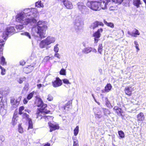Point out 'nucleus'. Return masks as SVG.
<instances>
[{"mask_svg":"<svg viewBox=\"0 0 146 146\" xmlns=\"http://www.w3.org/2000/svg\"><path fill=\"white\" fill-rule=\"evenodd\" d=\"M34 26L35 27L33 28V30L35 28L36 29V32L39 35L40 37L41 38H44L46 30L47 28L45 22L39 21Z\"/></svg>","mask_w":146,"mask_h":146,"instance_id":"obj_1","label":"nucleus"},{"mask_svg":"<svg viewBox=\"0 0 146 146\" xmlns=\"http://www.w3.org/2000/svg\"><path fill=\"white\" fill-rule=\"evenodd\" d=\"M24 11V13H25L26 15V17L27 16L30 17L29 18H27V19L31 20L29 23H30L32 25L36 22V20L35 19V18L38 15V12L36 9L27 8L25 9Z\"/></svg>","mask_w":146,"mask_h":146,"instance_id":"obj_2","label":"nucleus"},{"mask_svg":"<svg viewBox=\"0 0 146 146\" xmlns=\"http://www.w3.org/2000/svg\"><path fill=\"white\" fill-rule=\"evenodd\" d=\"M47 105L46 104H43V106H42V107L39 109H38V110L36 113L37 118H39V117L40 116H42L40 118V119L43 118L45 119H49L51 117L49 116H44L42 115H44L49 112L50 111L47 109Z\"/></svg>","mask_w":146,"mask_h":146,"instance_id":"obj_3","label":"nucleus"},{"mask_svg":"<svg viewBox=\"0 0 146 146\" xmlns=\"http://www.w3.org/2000/svg\"><path fill=\"white\" fill-rule=\"evenodd\" d=\"M56 40L55 38L51 36H48L46 38L41 41L39 44V46L41 48H46L48 49V46L54 43Z\"/></svg>","mask_w":146,"mask_h":146,"instance_id":"obj_4","label":"nucleus"},{"mask_svg":"<svg viewBox=\"0 0 146 146\" xmlns=\"http://www.w3.org/2000/svg\"><path fill=\"white\" fill-rule=\"evenodd\" d=\"M26 15L24 13V11L23 12H21L18 13L16 16V21L19 22L21 24L24 25H27L29 23L30 20L25 17Z\"/></svg>","mask_w":146,"mask_h":146,"instance_id":"obj_5","label":"nucleus"},{"mask_svg":"<svg viewBox=\"0 0 146 146\" xmlns=\"http://www.w3.org/2000/svg\"><path fill=\"white\" fill-rule=\"evenodd\" d=\"M86 5L88 7L94 11H98L101 9L99 1H88L87 2Z\"/></svg>","mask_w":146,"mask_h":146,"instance_id":"obj_6","label":"nucleus"},{"mask_svg":"<svg viewBox=\"0 0 146 146\" xmlns=\"http://www.w3.org/2000/svg\"><path fill=\"white\" fill-rule=\"evenodd\" d=\"M15 32V29L14 27H7L3 33L2 37L4 39L6 40L9 35H12L14 34Z\"/></svg>","mask_w":146,"mask_h":146,"instance_id":"obj_7","label":"nucleus"},{"mask_svg":"<svg viewBox=\"0 0 146 146\" xmlns=\"http://www.w3.org/2000/svg\"><path fill=\"white\" fill-rule=\"evenodd\" d=\"M0 113L3 115H5L6 113L7 108V103L6 101L2 100V99L0 103Z\"/></svg>","mask_w":146,"mask_h":146,"instance_id":"obj_8","label":"nucleus"},{"mask_svg":"<svg viewBox=\"0 0 146 146\" xmlns=\"http://www.w3.org/2000/svg\"><path fill=\"white\" fill-rule=\"evenodd\" d=\"M102 28L98 29L97 31L93 34V36L94 37L95 42L97 43L99 40V38L101 36V33L103 32Z\"/></svg>","mask_w":146,"mask_h":146,"instance_id":"obj_9","label":"nucleus"},{"mask_svg":"<svg viewBox=\"0 0 146 146\" xmlns=\"http://www.w3.org/2000/svg\"><path fill=\"white\" fill-rule=\"evenodd\" d=\"M81 19H77L75 20L74 27L76 32H78L81 29Z\"/></svg>","mask_w":146,"mask_h":146,"instance_id":"obj_10","label":"nucleus"},{"mask_svg":"<svg viewBox=\"0 0 146 146\" xmlns=\"http://www.w3.org/2000/svg\"><path fill=\"white\" fill-rule=\"evenodd\" d=\"M21 98V96H20L16 100L13 98H11V105L13 106L14 107H17L19 105Z\"/></svg>","mask_w":146,"mask_h":146,"instance_id":"obj_11","label":"nucleus"},{"mask_svg":"<svg viewBox=\"0 0 146 146\" xmlns=\"http://www.w3.org/2000/svg\"><path fill=\"white\" fill-rule=\"evenodd\" d=\"M62 84V81L58 77H56L55 80L52 81V85L55 88L60 86Z\"/></svg>","mask_w":146,"mask_h":146,"instance_id":"obj_12","label":"nucleus"},{"mask_svg":"<svg viewBox=\"0 0 146 146\" xmlns=\"http://www.w3.org/2000/svg\"><path fill=\"white\" fill-rule=\"evenodd\" d=\"M64 5L68 9H70L73 8V5L71 2L68 0H60Z\"/></svg>","mask_w":146,"mask_h":146,"instance_id":"obj_13","label":"nucleus"},{"mask_svg":"<svg viewBox=\"0 0 146 146\" xmlns=\"http://www.w3.org/2000/svg\"><path fill=\"white\" fill-rule=\"evenodd\" d=\"M101 2L100 3V6L101 7V9L102 8L103 9H104L106 8L107 6L108 3L111 1V0H101Z\"/></svg>","mask_w":146,"mask_h":146,"instance_id":"obj_14","label":"nucleus"},{"mask_svg":"<svg viewBox=\"0 0 146 146\" xmlns=\"http://www.w3.org/2000/svg\"><path fill=\"white\" fill-rule=\"evenodd\" d=\"M93 110L95 114L96 117L100 118L102 117V115L100 114V110L99 108H93Z\"/></svg>","mask_w":146,"mask_h":146,"instance_id":"obj_15","label":"nucleus"},{"mask_svg":"<svg viewBox=\"0 0 146 146\" xmlns=\"http://www.w3.org/2000/svg\"><path fill=\"white\" fill-rule=\"evenodd\" d=\"M99 25L104 26V24L102 22L96 21L93 23L91 26V28L94 29L97 27Z\"/></svg>","mask_w":146,"mask_h":146,"instance_id":"obj_16","label":"nucleus"},{"mask_svg":"<svg viewBox=\"0 0 146 146\" xmlns=\"http://www.w3.org/2000/svg\"><path fill=\"white\" fill-rule=\"evenodd\" d=\"M48 124L50 127V132L56 129H58L59 128L58 125L53 124L50 122H48Z\"/></svg>","mask_w":146,"mask_h":146,"instance_id":"obj_17","label":"nucleus"},{"mask_svg":"<svg viewBox=\"0 0 146 146\" xmlns=\"http://www.w3.org/2000/svg\"><path fill=\"white\" fill-rule=\"evenodd\" d=\"M78 9L82 12L84 13L86 9V7L82 2H78L77 4Z\"/></svg>","mask_w":146,"mask_h":146,"instance_id":"obj_18","label":"nucleus"},{"mask_svg":"<svg viewBox=\"0 0 146 146\" xmlns=\"http://www.w3.org/2000/svg\"><path fill=\"white\" fill-rule=\"evenodd\" d=\"M127 33L129 35L135 37H137V35H139L140 34L139 31L136 29H134V30L133 31V32H131L129 31H128Z\"/></svg>","mask_w":146,"mask_h":146,"instance_id":"obj_19","label":"nucleus"},{"mask_svg":"<svg viewBox=\"0 0 146 146\" xmlns=\"http://www.w3.org/2000/svg\"><path fill=\"white\" fill-rule=\"evenodd\" d=\"M34 94V92H33L29 94L27 96V98H25L23 101V103L24 104H27L29 100H30L33 97Z\"/></svg>","mask_w":146,"mask_h":146,"instance_id":"obj_20","label":"nucleus"},{"mask_svg":"<svg viewBox=\"0 0 146 146\" xmlns=\"http://www.w3.org/2000/svg\"><path fill=\"white\" fill-rule=\"evenodd\" d=\"M35 103L37 106L38 107H40L41 108L43 106V104H44L41 99L39 98L37 99Z\"/></svg>","mask_w":146,"mask_h":146,"instance_id":"obj_21","label":"nucleus"},{"mask_svg":"<svg viewBox=\"0 0 146 146\" xmlns=\"http://www.w3.org/2000/svg\"><path fill=\"white\" fill-rule=\"evenodd\" d=\"M34 69V67L32 66H29L28 67H25L23 68V71L26 73L31 72Z\"/></svg>","mask_w":146,"mask_h":146,"instance_id":"obj_22","label":"nucleus"},{"mask_svg":"<svg viewBox=\"0 0 146 146\" xmlns=\"http://www.w3.org/2000/svg\"><path fill=\"white\" fill-rule=\"evenodd\" d=\"M133 90L131 87H127L125 88V91L126 94L130 96L131 94V92Z\"/></svg>","mask_w":146,"mask_h":146,"instance_id":"obj_23","label":"nucleus"},{"mask_svg":"<svg viewBox=\"0 0 146 146\" xmlns=\"http://www.w3.org/2000/svg\"><path fill=\"white\" fill-rule=\"evenodd\" d=\"M145 118V116L142 112H140L137 116V120L138 121H143L144 120Z\"/></svg>","mask_w":146,"mask_h":146,"instance_id":"obj_24","label":"nucleus"},{"mask_svg":"<svg viewBox=\"0 0 146 146\" xmlns=\"http://www.w3.org/2000/svg\"><path fill=\"white\" fill-rule=\"evenodd\" d=\"M133 4L134 5L138 8L140 7V5L141 4V3L140 0H133Z\"/></svg>","mask_w":146,"mask_h":146,"instance_id":"obj_25","label":"nucleus"},{"mask_svg":"<svg viewBox=\"0 0 146 146\" xmlns=\"http://www.w3.org/2000/svg\"><path fill=\"white\" fill-rule=\"evenodd\" d=\"M5 44V41L3 40L0 39V54H1L3 49L4 45Z\"/></svg>","mask_w":146,"mask_h":146,"instance_id":"obj_26","label":"nucleus"},{"mask_svg":"<svg viewBox=\"0 0 146 146\" xmlns=\"http://www.w3.org/2000/svg\"><path fill=\"white\" fill-rule=\"evenodd\" d=\"M91 51V47H88L84 48L82 50L83 53L87 54Z\"/></svg>","mask_w":146,"mask_h":146,"instance_id":"obj_27","label":"nucleus"},{"mask_svg":"<svg viewBox=\"0 0 146 146\" xmlns=\"http://www.w3.org/2000/svg\"><path fill=\"white\" fill-rule=\"evenodd\" d=\"M104 24L107 26L110 27L111 28H113L114 27V25L113 23L111 22H108L105 20H104Z\"/></svg>","mask_w":146,"mask_h":146,"instance_id":"obj_28","label":"nucleus"},{"mask_svg":"<svg viewBox=\"0 0 146 146\" xmlns=\"http://www.w3.org/2000/svg\"><path fill=\"white\" fill-rule=\"evenodd\" d=\"M112 88V86L110 84H108L105 87L104 90L106 92H109L111 90Z\"/></svg>","mask_w":146,"mask_h":146,"instance_id":"obj_29","label":"nucleus"},{"mask_svg":"<svg viewBox=\"0 0 146 146\" xmlns=\"http://www.w3.org/2000/svg\"><path fill=\"white\" fill-rule=\"evenodd\" d=\"M18 117L14 116L13 118L11 123L13 126L16 125L17 123Z\"/></svg>","mask_w":146,"mask_h":146,"instance_id":"obj_30","label":"nucleus"},{"mask_svg":"<svg viewBox=\"0 0 146 146\" xmlns=\"http://www.w3.org/2000/svg\"><path fill=\"white\" fill-rule=\"evenodd\" d=\"M35 5L38 7H43L44 6L43 4L41 3V1L36 2Z\"/></svg>","mask_w":146,"mask_h":146,"instance_id":"obj_31","label":"nucleus"},{"mask_svg":"<svg viewBox=\"0 0 146 146\" xmlns=\"http://www.w3.org/2000/svg\"><path fill=\"white\" fill-rule=\"evenodd\" d=\"M68 103L66 104V105L64 106L63 107H60L59 109L60 110H61L64 112H65V111H64V110H68V107H67V106L68 105Z\"/></svg>","mask_w":146,"mask_h":146,"instance_id":"obj_32","label":"nucleus"},{"mask_svg":"<svg viewBox=\"0 0 146 146\" xmlns=\"http://www.w3.org/2000/svg\"><path fill=\"white\" fill-rule=\"evenodd\" d=\"M28 121L29 123L28 129H32L33 127V124L31 119H28Z\"/></svg>","mask_w":146,"mask_h":146,"instance_id":"obj_33","label":"nucleus"},{"mask_svg":"<svg viewBox=\"0 0 146 146\" xmlns=\"http://www.w3.org/2000/svg\"><path fill=\"white\" fill-rule=\"evenodd\" d=\"M25 79L26 78L25 77L20 78L17 80V81L19 84H22Z\"/></svg>","mask_w":146,"mask_h":146,"instance_id":"obj_34","label":"nucleus"},{"mask_svg":"<svg viewBox=\"0 0 146 146\" xmlns=\"http://www.w3.org/2000/svg\"><path fill=\"white\" fill-rule=\"evenodd\" d=\"M103 46L102 44H99L98 48V51L100 54H101L103 50Z\"/></svg>","mask_w":146,"mask_h":146,"instance_id":"obj_35","label":"nucleus"},{"mask_svg":"<svg viewBox=\"0 0 146 146\" xmlns=\"http://www.w3.org/2000/svg\"><path fill=\"white\" fill-rule=\"evenodd\" d=\"M79 132V127L77 126L74 130V134L75 136H76L78 134Z\"/></svg>","mask_w":146,"mask_h":146,"instance_id":"obj_36","label":"nucleus"},{"mask_svg":"<svg viewBox=\"0 0 146 146\" xmlns=\"http://www.w3.org/2000/svg\"><path fill=\"white\" fill-rule=\"evenodd\" d=\"M23 25H24L23 24L17 25L16 26V28L19 30H21L24 27Z\"/></svg>","mask_w":146,"mask_h":146,"instance_id":"obj_37","label":"nucleus"},{"mask_svg":"<svg viewBox=\"0 0 146 146\" xmlns=\"http://www.w3.org/2000/svg\"><path fill=\"white\" fill-rule=\"evenodd\" d=\"M60 74L63 75H65L66 74V70L64 68H62L60 72Z\"/></svg>","mask_w":146,"mask_h":146,"instance_id":"obj_38","label":"nucleus"},{"mask_svg":"<svg viewBox=\"0 0 146 146\" xmlns=\"http://www.w3.org/2000/svg\"><path fill=\"white\" fill-rule=\"evenodd\" d=\"M134 43L135 45V48L137 49V52H138L140 50L139 48V44L136 40L134 41Z\"/></svg>","mask_w":146,"mask_h":146,"instance_id":"obj_39","label":"nucleus"},{"mask_svg":"<svg viewBox=\"0 0 146 146\" xmlns=\"http://www.w3.org/2000/svg\"><path fill=\"white\" fill-rule=\"evenodd\" d=\"M118 134L119 136L122 138H124L125 137L124 133L123 131H118Z\"/></svg>","mask_w":146,"mask_h":146,"instance_id":"obj_40","label":"nucleus"},{"mask_svg":"<svg viewBox=\"0 0 146 146\" xmlns=\"http://www.w3.org/2000/svg\"><path fill=\"white\" fill-rule=\"evenodd\" d=\"M53 98L52 95L51 94H49L47 96V99L48 100L51 101L53 100Z\"/></svg>","mask_w":146,"mask_h":146,"instance_id":"obj_41","label":"nucleus"},{"mask_svg":"<svg viewBox=\"0 0 146 146\" xmlns=\"http://www.w3.org/2000/svg\"><path fill=\"white\" fill-rule=\"evenodd\" d=\"M103 111L104 114L107 115L110 113V111L108 109L103 108Z\"/></svg>","mask_w":146,"mask_h":146,"instance_id":"obj_42","label":"nucleus"},{"mask_svg":"<svg viewBox=\"0 0 146 146\" xmlns=\"http://www.w3.org/2000/svg\"><path fill=\"white\" fill-rule=\"evenodd\" d=\"M1 63L3 65L6 64V62L5 61V58L2 56L1 58Z\"/></svg>","mask_w":146,"mask_h":146,"instance_id":"obj_43","label":"nucleus"},{"mask_svg":"<svg viewBox=\"0 0 146 146\" xmlns=\"http://www.w3.org/2000/svg\"><path fill=\"white\" fill-rule=\"evenodd\" d=\"M58 44H56L54 47V51L56 53H57L59 50V48L58 47Z\"/></svg>","mask_w":146,"mask_h":146,"instance_id":"obj_44","label":"nucleus"},{"mask_svg":"<svg viewBox=\"0 0 146 146\" xmlns=\"http://www.w3.org/2000/svg\"><path fill=\"white\" fill-rule=\"evenodd\" d=\"M24 109V107L23 106L20 107L19 109V114L21 115L23 113L22 111Z\"/></svg>","mask_w":146,"mask_h":146,"instance_id":"obj_45","label":"nucleus"},{"mask_svg":"<svg viewBox=\"0 0 146 146\" xmlns=\"http://www.w3.org/2000/svg\"><path fill=\"white\" fill-rule=\"evenodd\" d=\"M4 140V138L3 136H0V146H3L2 142Z\"/></svg>","mask_w":146,"mask_h":146,"instance_id":"obj_46","label":"nucleus"},{"mask_svg":"<svg viewBox=\"0 0 146 146\" xmlns=\"http://www.w3.org/2000/svg\"><path fill=\"white\" fill-rule=\"evenodd\" d=\"M18 131L20 133H23V128L20 124H19L18 126Z\"/></svg>","mask_w":146,"mask_h":146,"instance_id":"obj_47","label":"nucleus"},{"mask_svg":"<svg viewBox=\"0 0 146 146\" xmlns=\"http://www.w3.org/2000/svg\"><path fill=\"white\" fill-rule=\"evenodd\" d=\"M63 83L67 84H71V83L69 82V80L65 78L62 80Z\"/></svg>","mask_w":146,"mask_h":146,"instance_id":"obj_48","label":"nucleus"},{"mask_svg":"<svg viewBox=\"0 0 146 146\" xmlns=\"http://www.w3.org/2000/svg\"><path fill=\"white\" fill-rule=\"evenodd\" d=\"M23 116L24 118H26V119H28H28H29V115L28 114H27L26 113H23Z\"/></svg>","mask_w":146,"mask_h":146,"instance_id":"obj_49","label":"nucleus"},{"mask_svg":"<svg viewBox=\"0 0 146 146\" xmlns=\"http://www.w3.org/2000/svg\"><path fill=\"white\" fill-rule=\"evenodd\" d=\"M21 34L24 35L28 36L29 38H31V36L30 35V34L28 32H26L23 33H22Z\"/></svg>","mask_w":146,"mask_h":146,"instance_id":"obj_50","label":"nucleus"},{"mask_svg":"<svg viewBox=\"0 0 146 146\" xmlns=\"http://www.w3.org/2000/svg\"><path fill=\"white\" fill-rule=\"evenodd\" d=\"M123 0H111V1L114 2H117L119 3H121Z\"/></svg>","mask_w":146,"mask_h":146,"instance_id":"obj_51","label":"nucleus"},{"mask_svg":"<svg viewBox=\"0 0 146 146\" xmlns=\"http://www.w3.org/2000/svg\"><path fill=\"white\" fill-rule=\"evenodd\" d=\"M50 57L49 56H45L43 59V61L44 62H46L50 60Z\"/></svg>","mask_w":146,"mask_h":146,"instance_id":"obj_52","label":"nucleus"},{"mask_svg":"<svg viewBox=\"0 0 146 146\" xmlns=\"http://www.w3.org/2000/svg\"><path fill=\"white\" fill-rule=\"evenodd\" d=\"M29 84H27L25 85L24 87L23 88V89L26 91H27L29 89Z\"/></svg>","mask_w":146,"mask_h":146,"instance_id":"obj_53","label":"nucleus"},{"mask_svg":"<svg viewBox=\"0 0 146 146\" xmlns=\"http://www.w3.org/2000/svg\"><path fill=\"white\" fill-rule=\"evenodd\" d=\"M1 74L2 75H4L5 74V69L3 68H1Z\"/></svg>","mask_w":146,"mask_h":146,"instance_id":"obj_54","label":"nucleus"},{"mask_svg":"<svg viewBox=\"0 0 146 146\" xmlns=\"http://www.w3.org/2000/svg\"><path fill=\"white\" fill-rule=\"evenodd\" d=\"M54 56L56 57L59 59H60V56L59 54L58 53H55L54 55Z\"/></svg>","mask_w":146,"mask_h":146,"instance_id":"obj_55","label":"nucleus"},{"mask_svg":"<svg viewBox=\"0 0 146 146\" xmlns=\"http://www.w3.org/2000/svg\"><path fill=\"white\" fill-rule=\"evenodd\" d=\"M73 146H78V141H77L74 140Z\"/></svg>","mask_w":146,"mask_h":146,"instance_id":"obj_56","label":"nucleus"},{"mask_svg":"<svg viewBox=\"0 0 146 146\" xmlns=\"http://www.w3.org/2000/svg\"><path fill=\"white\" fill-rule=\"evenodd\" d=\"M25 62L23 60H21L20 62V65H23L25 64Z\"/></svg>","mask_w":146,"mask_h":146,"instance_id":"obj_57","label":"nucleus"},{"mask_svg":"<svg viewBox=\"0 0 146 146\" xmlns=\"http://www.w3.org/2000/svg\"><path fill=\"white\" fill-rule=\"evenodd\" d=\"M3 94V91L1 90H0V98L2 97Z\"/></svg>","mask_w":146,"mask_h":146,"instance_id":"obj_58","label":"nucleus"},{"mask_svg":"<svg viewBox=\"0 0 146 146\" xmlns=\"http://www.w3.org/2000/svg\"><path fill=\"white\" fill-rule=\"evenodd\" d=\"M91 51H92L94 52H97V50L95 49L91 48Z\"/></svg>","mask_w":146,"mask_h":146,"instance_id":"obj_59","label":"nucleus"},{"mask_svg":"<svg viewBox=\"0 0 146 146\" xmlns=\"http://www.w3.org/2000/svg\"><path fill=\"white\" fill-rule=\"evenodd\" d=\"M44 86L43 85H42L41 84H38L37 85V86L38 88H40L42 86Z\"/></svg>","mask_w":146,"mask_h":146,"instance_id":"obj_60","label":"nucleus"},{"mask_svg":"<svg viewBox=\"0 0 146 146\" xmlns=\"http://www.w3.org/2000/svg\"><path fill=\"white\" fill-rule=\"evenodd\" d=\"M121 109H120V108H118L117 109V112H119V113H121Z\"/></svg>","mask_w":146,"mask_h":146,"instance_id":"obj_61","label":"nucleus"},{"mask_svg":"<svg viewBox=\"0 0 146 146\" xmlns=\"http://www.w3.org/2000/svg\"><path fill=\"white\" fill-rule=\"evenodd\" d=\"M25 111H26L28 113H29V112H30V111L29 110H28V109H26L25 110Z\"/></svg>","mask_w":146,"mask_h":146,"instance_id":"obj_62","label":"nucleus"},{"mask_svg":"<svg viewBox=\"0 0 146 146\" xmlns=\"http://www.w3.org/2000/svg\"><path fill=\"white\" fill-rule=\"evenodd\" d=\"M43 146H50V144L49 143H47L46 144H45Z\"/></svg>","mask_w":146,"mask_h":146,"instance_id":"obj_63","label":"nucleus"},{"mask_svg":"<svg viewBox=\"0 0 146 146\" xmlns=\"http://www.w3.org/2000/svg\"><path fill=\"white\" fill-rule=\"evenodd\" d=\"M118 108H117V107H114V109L115 110H117V109H118Z\"/></svg>","mask_w":146,"mask_h":146,"instance_id":"obj_64","label":"nucleus"}]
</instances>
